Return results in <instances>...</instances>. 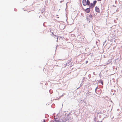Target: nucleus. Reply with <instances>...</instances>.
I'll return each instance as SVG.
<instances>
[{
    "mask_svg": "<svg viewBox=\"0 0 122 122\" xmlns=\"http://www.w3.org/2000/svg\"><path fill=\"white\" fill-rule=\"evenodd\" d=\"M88 6L90 9H92L95 6L92 3H91Z\"/></svg>",
    "mask_w": 122,
    "mask_h": 122,
    "instance_id": "f257e3e1",
    "label": "nucleus"
},
{
    "mask_svg": "<svg viewBox=\"0 0 122 122\" xmlns=\"http://www.w3.org/2000/svg\"><path fill=\"white\" fill-rule=\"evenodd\" d=\"M90 8H86L85 10V11L87 13H89L90 11ZM83 10H85L84 9H83Z\"/></svg>",
    "mask_w": 122,
    "mask_h": 122,
    "instance_id": "f03ea898",
    "label": "nucleus"
},
{
    "mask_svg": "<svg viewBox=\"0 0 122 122\" xmlns=\"http://www.w3.org/2000/svg\"><path fill=\"white\" fill-rule=\"evenodd\" d=\"M95 10L96 12L99 13H100V10L99 8L97 6H96L95 7Z\"/></svg>",
    "mask_w": 122,
    "mask_h": 122,
    "instance_id": "7ed1b4c3",
    "label": "nucleus"
},
{
    "mask_svg": "<svg viewBox=\"0 0 122 122\" xmlns=\"http://www.w3.org/2000/svg\"><path fill=\"white\" fill-rule=\"evenodd\" d=\"M87 1L86 0H82V3L84 6L86 5V3Z\"/></svg>",
    "mask_w": 122,
    "mask_h": 122,
    "instance_id": "20e7f679",
    "label": "nucleus"
},
{
    "mask_svg": "<svg viewBox=\"0 0 122 122\" xmlns=\"http://www.w3.org/2000/svg\"><path fill=\"white\" fill-rule=\"evenodd\" d=\"M90 3V1H89V0H87L86 3V5H88Z\"/></svg>",
    "mask_w": 122,
    "mask_h": 122,
    "instance_id": "39448f33",
    "label": "nucleus"
},
{
    "mask_svg": "<svg viewBox=\"0 0 122 122\" xmlns=\"http://www.w3.org/2000/svg\"><path fill=\"white\" fill-rule=\"evenodd\" d=\"M98 82L99 83H101V84L103 85V81L102 80H100L99 81H98Z\"/></svg>",
    "mask_w": 122,
    "mask_h": 122,
    "instance_id": "423d86ee",
    "label": "nucleus"
},
{
    "mask_svg": "<svg viewBox=\"0 0 122 122\" xmlns=\"http://www.w3.org/2000/svg\"><path fill=\"white\" fill-rule=\"evenodd\" d=\"M97 2V1L96 0H95L93 1V3H92L95 5V6Z\"/></svg>",
    "mask_w": 122,
    "mask_h": 122,
    "instance_id": "0eeeda50",
    "label": "nucleus"
},
{
    "mask_svg": "<svg viewBox=\"0 0 122 122\" xmlns=\"http://www.w3.org/2000/svg\"><path fill=\"white\" fill-rule=\"evenodd\" d=\"M89 17L91 18H92L93 17V16L92 15L90 14L89 15Z\"/></svg>",
    "mask_w": 122,
    "mask_h": 122,
    "instance_id": "6e6552de",
    "label": "nucleus"
},
{
    "mask_svg": "<svg viewBox=\"0 0 122 122\" xmlns=\"http://www.w3.org/2000/svg\"><path fill=\"white\" fill-rule=\"evenodd\" d=\"M49 92L51 94L53 92L52 90L51 89L50 90H49Z\"/></svg>",
    "mask_w": 122,
    "mask_h": 122,
    "instance_id": "1a4fd4ad",
    "label": "nucleus"
},
{
    "mask_svg": "<svg viewBox=\"0 0 122 122\" xmlns=\"http://www.w3.org/2000/svg\"><path fill=\"white\" fill-rule=\"evenodd\" d=\"M86 19L87 20V21H88L89 22H90V20H89L90 19L88 18L87 17H87H86Z\"/></svg>",
    "mask_w": 122,
    "mask_h": 122,
    "instance_id": "9d476101",
    "label": "nucleus"
},
{
    "mask_svg": "<svg viewBox=\"0 0 122 122\" xmlns=\"http://www.w3.org/2000/svg\"><path fill=\"white\" fill-rule=\"evenodd\" d=\"M55 121L56 122H60L59 120H57V119H56L55 120Z\"/></svg>",
    "mask_w": 122,
    "mask_h": 122,
    "instance_id": "9b49d317",
    "label": "nucleus"
},
{
    "mask_svg": "<svg viewBox=\"0 0 122 122\" xmlns=\"http://www.w3.org/2000/svg\"><path fill=\"white\" fill-rule=\"evenodd\" d=\"M53 35L54 36H55L56 37H57L56 38H57V41H58V36H56V35H54L53 34Z\"/></svg>",
    "mask_w": 122,
    "mask_h": 122,
    "instance_id": "f8f14e48",
    "label": "nucleus"
},
{
    "mask_svg": "<svg viewBox=\"0 0 122 122\" xmlns=\"http://www.w3.org/2000/svg\"><path fill=\"white\" fill-rule=\"evenodd\" d=\"M97 88H98V87L97 86V87L96 88V89H95V91L96 92V91H97Z\"/></svg>",
    "mask_w": 122,
    "mask_h": 122,
    "instance_id": "ddd939ff",
    "label": "nucleus"
},
{
    "mask_svg": "<svg viewBox=\"0 0 122 122\" xmlns=\"http://www.w3.org/2000/svg\"><path fill=\"white\" fill-rule=\"evenodd\" d=\"M100 113H102V115H104V114H103L101 112H99L98 113V114H99Z\"/></svg>",
    "mask_w": 122,
    "mask_h": 122,
    "instance_id": "4468645a",
    "label": "nucleus"
},
{
    "mask_svg": "<svg viewBox=\"0 0 122 122\" xmlns=\"http://www.w3.org/2000/svg\"><path fill=\"white\" fill-rule=\"evenodd\" d=\"M65 93H63L62 94V95L60 97V98L61 97H63L64 96V95H65Z\"/></svg>",
    "mask_w": 122,
    "mask_h": 122,
    "instance_id": "2eb2a0df",
    "label": "nucleus"
},
{
    "mask_svg": "<svg viewBox=\"0 0 122 122\" xmlns=\"http://www.w3.org/2000/svg\"><path fill=\"white\" fill-rule=\"evenodd\" d=\"M102 115H99V117L100 118H101V117Z\"/></svg>",
    "mask_w": 122,
    "mask_h": 122,
    "instance_id": "dca6fc26",
    "label": "nucleus"
},
{
    "mask_svg": "<svg viewBox=\"0 0 122 122\" xmlns=\"http://www.w3.org/2000/svg\"><path fill=\"white\" fill-rule=\"evenodd\" d=\"M69 119L68 118V119H67V120H66V121H68V122H69Z\"/></svg>",
    "mask_w": 122,
    "mask_h": 122,
    "instance_id": "f3484780",
    "label": "nucleus"
},
{
    "mask_svg": "<svg viewBox=\"0 0 122 122\" xmlns=\"http://www.w3.org/2000/svg\"><path fill=\"white\" fill-rule=\"evenodd\" d=\"M119 1L120 2H122V0H119Z\"/></svg>",
    "mask_w": 122,
    "mask_h": 122,
    "instance_id": "a211bd4d",
    "label": "nucleus"
},
{
    "mask_svg": "<svg viewBox=\"0 0 122 122\" xmlns=\"http://www.w3.org/2000/svg\"><path fill=\"white\" fill-rule=\"evenodd\" d=\"M88 62V61H86V64H87V63Z\"/></svg>",
    "mask_w": 122,
    "mask_h": 122,
    "instance_id": "6ab92c4d",
    "label": "nucleus"
},
{
    "mask_svg": "<svg viewBox=\"0 0 122 122\" xmlns=\"http://www.w3.org/2000/svg\"><path fill=\"white\" fill-rule=\"evenodd\" d=\"M17 10L16 9H14V10L15 11H16Z\"/></svg>",
    "mask_w": 122,
    "mask_h": 122,
    "instance_id": "aec40b11",
    "label": "nucleus"
},
{
    "mask_svg": "<svg viewBox=\"0 0 122 122\" xmlns=\"http://www.w3.org/2000/svg\"><path fill=\"white\" fill-rule=\"evenodd\" d=\"M58 46L57 45L56 46V49H57V46Z\"/></svg>",
    "mask_w": 122,
    "mask_h": 122,
    "instance_id": "412c9836",
    "label": "nucleus"
},
{
    "mask_svg": "<svg viewBox=\"0 0 122 122\" xmlns=\"http://www.w3.org/2000/svg\"><path fill=\"white\" fill-rule=\"evenodd\" d=\"M95 81H96V80H95L94 81H93V82H95Z\"/></svg>",
    "mask_w": 122,
    "mask_h": 122,
    "instance_id": "4be33fe9",
    "label": "nucleus"
},
{
    "mask_svg": "<svg viewBox=\"0 0 122 122\" xmlns=\"http://www.w3.org/2000/svg\"><path fill=\"white\" fill-rule=\"evenodd\" d=\"M95 72H94L93 73V74H94V75H95Z\"/></svg>",
    "mask_w": 122,
    "mask_h": 122,
    "instance_id": "5701e85b",
    "label": "nucleus"
},
{
    "mask_svg": "<svg viewBox=\"0 0 122 122\" xmlns=\"http://www.w3.org/2000/svg\"><path fill=\"white\" fill-rule=\"evenodd\" d=\"M97 0L99 1H101L102 0Z\"/></svg>",
    "mask_w": 122,
    "mask_h": 122,
    "instance_id": "b1692460",
    "label": "nucleus"
},
{
    "mask_svg": "<svg viewBox=\"0 0 122 122\" xmlns=\"http://www.w3.org/2000/svg\"><path fill=\"white\" fill-rule=\"evenodd\" d=\"M113 7H116V6H115V5H113Z\"/></svg>",
    "mask_w": 122,
    "mask_h": 122,
    "instance_id": "393cba45",
    "label": "nucleus"
},
{
    "mask_svg": "<svg viewBox=\"0 0 122 122\" xmlns=\"http://www.w3.org/2000/svg\"><path fill=\"white\" fill-rule=\"evenodd\" d=\"M90 76H91V75H89V76H89V77Z\"/></svg>",
    "mask_w": 122,
    "mask_h": 122,
    "instance_id": "a878e982",
    "label": "nucleus"
},
{
    "mask_svg": "<svg viewBox=\"0 0 122 122\" xmlns=\"http://www.w3.org/2000/svg\"><path fill=\"white\" fill-rule=\"evenodd\" d=\"M43 122H46L45 121V120H44V121H43Z\"/></svg>",
    "mask_w": 122,
    "mask_h": 122,
    "instance_id": "bb28decb",
    "label": "nucleus"
},
{
    "mask_svg": "<svg viewBox=\"0 0 122 122\" xmlns=\"http://www.w3.org/2000/svg\"><path fill=\"white\" fill-rule=\"evenodd\" d=\"M102 121H101L100 122H102ZM98 122H99L98 121Z\"/></svg>",
    "mask_w": 122,
    "mask_h": 122,
    "instance_id": "cd10ccee",
    "label": "nucleus"
},
{
    "mask_svg": "<svg viewBox=\"0 0 122 122\" xmlns=\"http://www.w3.org/2000/svg\"><path fill=\"white\" fill-rule=\"evenodd\" d=\"M84 103H85V104H86V102H85Z\"/></svg>",
    "mask_w": 122,
    "mask_h": 122,
    "instance_id": "c85d7f7f",
    "label": "nucleus"
},
{
    "mask_svg": "<svg viewBox=\"0 0 122 122\" xmlns=\"http://www.w3.org/2000/svg\"><path fill=\"white\" fill-rule=\"evenodd\" d=\"M94 122H96V121H95Z\"/></svg>",
    "mask_w": 122,
    "mask_h": 122,
    "instance_id": "c756f323",
    "label": "nucleus"
},
{
    "mask_svg": "<svg viewBox=\"0 0 122 122\" xmlns=\"http://www.w3.org/2000/svg\"><path fill=\"white\" fill-rule=\"evenodd\" d=\"M69 114H68L67 115L68 116H69Z\"/></svg>",
    "mask_w": 122,
    "mask_h": 122,
    "instance_id": "7c9ffc66",
    "label": "nucleus"
},
{
    "mask_svg": "<svg viewBox=\"0 0 122 122\" xmlns=\"http://www.w3.org/2000/svg\"><path fill=\"white\" fill-rule=\"evenodd\" d=\"M62 1H60V2L61 3L62 2Z\"/></svg>",
    "mask_w": 122,
    "mask_h": 122,
    "instance_id": "2f4dec72",
    "label": "nucleus"
},
{
    "mask_svg": "<svg viewBox=\"0 0 122 122\" xmlns=\"http://www.w3.org/2000/svg\"><path fill=\"white\" fill-rule=\"evenodd\" d=\"M114 93H113V95H114Z\"/></svg>",
    "mask_w": 122,
    "mask_h": 122,
    "instance_id": "473e14b6",
    "label": "nucleus"
},
{
    "mask_svg": "<svg viewBox=\"0 0 122 122\" xmlns=\"http://www.w3.org/2000/svg\"><path fill=\"white\" fill-rule=\"evenodd\" d=\"M84 78H83V80H84Z\"/></svg>",
    "mask_w": 122,
    "mask_h": 122,
    "instance_id": "72a5a7b5",
    "label": "nucleus"
},
{
    "mask_svg": "<svg viewBox=\"0 0 122 122\" xmlns=\"http://www.w3.org/2000/svg\"><path fill=\"white\" fill-rule=\"evenodd\" d=\"M57 18H59V17H57Z\"/></svg>",
    "mask_w": 122,
    "mask_h": 122,
    "instance_id": "f704fd0d",
    "label": "nucleus"
},
{
    "mask_svg": "<svg viewBox=\"0 0 122 122\" xmlns=\"http://www.w3.org/2000/svg\"><path fill=\"white\" fill-rule=\"evenodd\" d=\"M52 34H53V33H52Z\"/></svg>",
    "mask_w": 122,
    "mask_h": 122,
    "instance_id": "c9c22d12",
    "label": "nucleus"
}]
</instances>
